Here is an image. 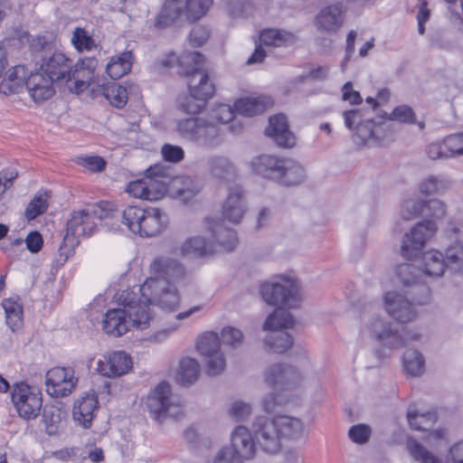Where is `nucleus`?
<instances>
[{
  "label": "nucleus",
  "mask_w": 463,
  "mask_h": 463,
  "mask_svg": "<svg viewBox=\"0 0 463 463\" xmlns=\"http://www.w3.org/2000/svg\"><path fill=\"white\" fill-rule=\"evenodd\" d=\"M255 439L268 453H276L280 449L281 439H298L304 431L303 421L297 417L278 415L274 419L258 417L253 422Z\"/></svg>",
  "instance_id": "nucleus-1"
},
{
  "label": "nucleus",
  "mask_w": 463,
  "mask_h": 463,
  "mask_svg": "<svg viewBox=\"0 0 463 463\" xmlns=\"http://www.w3.org/2000/svg\"><path fill=\"white\" fill-rule=\"evenodd\" d=\"M180 62L182 75L188 78L190 94L200 99H211L215 92V86L203 69V55L194 51L184 54Z\"/></svg>",
  "instance_id": "nucleus-2"
},
{
  "label": "nucleus",
  "mask_w": 463,
  "mask_h": 463,
  "mask_svg": "<svg viewBox=\"0 0 463 463\" xmlns=\"http://www.w3.org/2000/svg\"><path fill=\"white\" fill-rule=\"evenodd\" d=\"M96 229L97 224L88 209L74 212L67 222L66 232L58 250L57 262L63 265L79 245L80 237L90 236Z\"/></svg>",
  "instance_id": "nucleus-3"
},
{
  "label": "nucleus",
  "mask_w": 463,
  "mask_h": 463,
  "mask_svg": "<svg viewBox=\"0 0 463 463\" xmlns=\"http://www.w3.org/2000/svg\"><path fill=\"white\" fill-rule=\"evenodd\" d=\"M176 131L183 137L207 148L217 147L223 142L221 128L208 118H189L178 120Z\"/></svg>",
  "instance_id": "nucleus-4"
},
{
  "label": "nucleus",
  "mask_w": 463,
  "mask_h": 463,
  "mask_svg": "<svg viewBox=\"0 0 463 463\" xmlns=\"http://www.w3.org/2000/svg\"><path fill=\"white\" fill-rule=\"evenodd\" d=\"M293 317L283 308H277L263 324V330L268 332L264 339L267 348L272 353L283 354L293 345L292 336L284 329L294 326Z\"/></svg>",
  "instance_id": "nucleus-5"
},
{
  "label": "nucleus",
  "mask_w": 463,
  "mask_h": 463,
  "mask_svg": "<svg viewBox=\"0 0 463 463\" xmlns=\"http://www.w3.org/2000/svg\"><path fill=\"white\" fill-rule=\"evenodd\" d=\"M260 295L264 302L269 306L296 308L301 301L298 281L288 278H282L280 281L262 283Z\"/></svg>",
  "instance_id": "nucleus-6"
},
{
  "label": "nucleus",
  "mask_w": 463,
  "mask_h": 463,
  "mask_svg": "<svg viewBox=\"0 0 463 463\" xmlns=\"http://www.w3.org/2000/svg\"><path fill=\"white\" fill-rule=\"evenodd\" d=\"M138 292L152 306L165 312H175L181 305V295L173 286L164 280L146 279L139 286Z\"/></svg>",
  "instance_id": "nucleus-7"
},
{
  "label": "nucleus",
  "mask_w": 463,
  "mask_h": 463,
  "mask_svg": "<svg viewBox=\"0 0 463 463\" xmlns=\"http://www.w3.org/2000/svg\"><path fill=\"white\" fill-rule=\"evenodd\" d=\"M118 303L126 309L129 324L137 330H145L154 321L155 315L152 312L149 302L133 289H125L118 294Z\"/></svg>",
  "instance_id": "nucleus-8"
},
{
  "label": "nucleus",
  "mask_w": 463,
  "mask_h": 463,
  "mask_svg": "<svg viewBox=\"0 0 463 463\" xmlns=\"http://www.w3.org/2000/svg\"><path fill=\"white\" fill-rule=\"evenodd\" d=\"M196 347L198 352L206 358V371L209 375L216 376L224 371L226 362L216 333L203 334L197 341Z\"/></svg>",
  "instance_id": "nucleus-9"
},
{
  "label": "nucleus",
  "mask_w": 463,
  "mask_h": 463,
  "mask_svg": "<svg viewBox=\"0 0 463 463\" xmlns=\"http://www.w3.org/2000/svg\"><path fill=\"white\" fill-rule=\"evenodd\" d=\"M12 402L20 417L35 419L42 409V393L25 383H17L12 392Z\"/></svg>",
  "instance_id": "nucleus-10"
},
{
  "label": "nucleus",
  "mask_w": 463,
  "mask_h": 463,
  "mask_svg": "<svg viewBox=\"0 0 463 463\" xmlns=\"http://www.w3.org/2000/svg\"><path fill=\"white\" fill-rule=\"evenodd\" d=\"M437 231L433 221H426L416 224L410 232L406 233L402 243V255L411 260L416 258L422 250L425 243L432 238Z\"/></svg>",
  "instance_id": "nucleus-11"
},
{
  "label": "nucleus",
  "mask_w": 463,
  "mask_h": 463,
  "mask_svg": "<svg viewBox=\"0 0 463 463\" xmlns=\"http://www.w3.org/2000/svg\"><path fill=\"white\" fill-rule=\"evenodd\" d=\"M78 383V378L71 367L56 366L45 374L46 392L56 398L70 395Z\"/></svg>",
  "instance_id": "nucleus-12"
},
{
  "label": "nucleus",
  "mask_w": 463,
  "mask_h": 463,
  "mask_svg": "<svg viewBox=\"0 0 463 463\" xmlns=\"http://www.w3.org/2000/svg\"><path fill=\"white\" fill-rule=\"evenodd\" d=\"M263 377L269 386L282 390L298 386L304 380L301 373L286 364H270L265 369Z\"/></svg>",
  "instance_id": "nucleus-13"
},
{
  "label": "nucleus",
  "mask_w": 463,
  "mask_h": 463,
  "mask_svg": "<svg viewBox=\"0 0 463 463\" xmlns=\"http://www.w3.org/2000/svg\"><path fill=\"white\" fill-rule=\"evenodd\" d=\"M149 269L150 277L146 279L164 280L168 285L178 283L186 276L185 267L177 259L168 256L155 259Z\"/></svg>",
  "instance_id": "nucleus-14"
},
{
  "label": "nucleus",
  "mask_w": 463,
  "mask_h": 463,
  "mask_svg": "<svg viewBox=\"0 0 463 463\" xmlns=\"http://www.w3.org/2000/svg\"><path fill=\"white\" fill-rule=\"evenodd\" d=\"M146 405L151 413L157 419L164 416L176 417L179 407L172 401V391L169 383H160L148 395Z\"/></svg>",
  "instance_id": "nucleus-15"
},
{
  "label": "nucleus",
  "mask_w": 463,
  "mask_h": 463,
  "mask_svg": "<svg viewBox=\"0 0 463 463\" xmlns=\"http://www.w3.org/2000/svg\"><path fill=\"white\" fill-rule=\"evenodd\" d=\"M71 69L72 60L61 52L45 53L40 61V71L57 84L69 82Z\"/></svg>",
  "instance_id": "nucleus-16"
},
{
  "label": "nucleus",
  "mask_w": 463,
  "mask_h": 463,
  "mask_svg": "<svg viewBox=\"0 0 463 463\" xmlns=\"http://www.w3.org/2000/svg\"><path fill=\"white\" fill-rule=\"evenodd\" d=\"M446 232L451 241L445 251L447 268L454 273L463 274V223L449 222Z\"/></svg>",
  "instance_id": "nucleus-17"
},
{
  "label": "nucleus",
  "mask_w": 463,
  "mask_h": 463,
  "mask_svg": "<svg viewBox=\"0 0 463 463\" xmlns=\"http://www.w3.org/2000/svg\"><path fill=\"white\" fill-rule=\"evenodd\" d=\"M132 358L124 351L106 353L97 363V371L105 377L116 378L128 373L132 368Z\"/></svg>",
  "instance_id": "nucleus-18"
},
{
  "label": "nucleus",
  "mask_w": 463,
  "mask_h": 463,
  "mask_svg": "<svg viewBox=\"0 0 463 463\" xmlns=\"http://www.w3.org/2000/svg\"><path fill=\"white\" fill-rule=\"evenodd\" d=\"M384 307L388 314L400 323L413 321L418 315L414 304L396 291L385 294Z\"/></svg>",
  "instance_id": "nucleus-19"
},
{
  "label": "nucleus",
  "mask_w": 463,
  "mask_h": 463,
  "mask_svg": "<svg viewBox=\"0 0 463 463\" xmlns=\"http://www.w3.org/2000/svg\"><path fill=\"white\" fill-rule=\"evenodd\" d=\"M204 228L209 234L210 241L218 248L225 250H232L238 244V238L233 230L228 229L222 220L215 218H206L204 221Z\"/></svg>",
  "instance_id": "nucleus-20"
},
{
  "label": "nucleus",
  "mask_w": 463,
  "mask_h": 463,
  "mask_svg": "<svg viewBox=\"0 0 463 463\" xmlns=\"http://www.w3.org/2000/svg\"><path fill=\"white\" fill-rule=\"evenodd\" d=\"M185 0H165L160 12L154 19V27L163 30L170 27L182 17L187 20Z\"/></svg>",
  "instance_id": "nucleus-21"
},
{
  "label": "nucleus",
  "mask_w": 463,
  "mask_h": 463,
  "mask_svg": "<svg viewBox=\"0 0 463 463\" xmlns=\"http://www.w3.org/2000/svg\"><path fill=\"white\" fill-rule=\"evenodd\" d=\"M372 337L391 349L398 348L402 343L397 329L379 317H373L366 326Z\"/></svg>",
  "instance_id": "nucleus-22"
},
{
  "label": "nucleus",
  "mask_w": 463,
  "mask_h": 463,
  "mask_svg": "<svg viewBox=\"0 0 463 463\" xmlns=\"http://www.w3.org/2000/svg\"><path fill=\"white\" fill-rule=\"evenodd\" d=\"M96 61L94 59H87L79 61L75 64L72 63V69L70 72V80L72 85L69 86L71 92H83L90 86L94 77V69Z\"/></svg>",
  "instance_id": "nucleus-23"
},
{
  "label": "nucleus",
  "mask_w": 463,
  "mask_h": 463,
  "mask_svg": "<svg viewBox=\"0 0 463 463\" xmlns=\"http://www.w3.org/2000/svg\"><path fill=\"white\" fill-rule=\"evenodd\" d=\"M98 405V397L93 391L83 392L74 402L73 420L84 428H90Z\"/></svg>",
  "instance_id": "nucleus-24"
},
{
  "label": "nucleus",
  "mask_w": 463,
  "mask_h": 463,
  "mask_svg": "<svg viewBox=\"0 0 463 463\" xmlns=\"http://www.w3.org/2000/svg\"><path fill=\"white\" fill-rule=\"evenodd\" d=\"M54 82L40 70L31 73L24 85L35 102H42L50 99L55 92Z\"/></svg>",
  "instance_id": "nucleus-25"
},
{
  "label": "nucleus",
  "mask_w": 463,
  "mask_h": 463,
  "mask_svg": "<svg viewBox=\"0 0 463 463\" xmlns=\"http://www.w3.org/2000/svg\"><path fill=\"white\" fill-rule=\"evenodd\" d=\"M179 251L185 258H205L216 253V245L204 236L195 235L186 239L181 244Z\"/></svg>",
  "instance_id": "nucleus-26"
},
{
  "label": "nucleus",
  "mask_w": 463,
  "mask_h": 463,
  "mask_svg": "<svg viewBox=\"0 0 463 463\" xmlns=\"http://www.w3.org/2000/svg\"><path fill=\"white\" fill-rule=\"evenodd\" d=\"M266 134L280 147H293L296 144L295 136L288 129L287 118L282 114L269 118Z\"/></svg>",
  "instance_id": "nucleus-27"
},
{
  "label": "nucleus",
  "mask_w": 463,
  "mask_h": 463,
  "mask_svg": "<svg viewBox=\"0 0 463 463\" xmlns=\"http://www.w3.org/2000/svg\"><path fill=\"white\" fill-rule=\"evenodd\" d=\"M228 448L241 460L250 459L256 451L255 441L249 430L243 426H238L232 432L231 447Z\"/></svg>",
  "instance_id": "nucleus-28"
},
{
  "label": "nucleus",
  "mask_w": 463,
  "mask_h": 463,
  "mask_svg": "<svg viewBox=\"0 0 463 463\" xmlns=\"http://www.w3.org/2000/svg\"><path fill=\"white\" fill-rule=\"evenodd\" d=\"M246 212L243 193L239 186L230 189L222 206V216L232 223H239Z\"/></svg>",
  "instance_id": "nucleus-29"
},
{
  "label": "nucleus",
  "mask_w": 463,
  "mask_h": 463,
  "mask_svg": "<svg viewBox=\"0 0 463 463\" xmlns=\"http://www.w3.org/2000/svg\"><path fill=\"white\" fill-rule=\"evenodd\" d=\"M146 196L147 201H157L167 192L165 171L160 165L150 166L145 175Z\"/></svg>",
  "instance_id": "nucleus-30"
},
{
  "label": "nucleus",
  "mask_w": 463,
  "mask_h": 463,
  "mask_svg": "<svg viewBox=\"0 0 463 463\" xmlns=\"http://www.w3.org/2000/svg\"><path fill=\"white\" fill-rule=\"evenodd\" d=\"M102 323L105 333L114 337L123 335L131 326L124 307L108 310Z\"/></svg>",
  "instance_id": "nucleus-31"
},
{
  "label": "nucleus",
  "mask_w": 463,
  "mask_h": 463,
  "mask_svg": "<svg viewBox=\"0 0 463 463\" xmlns=\"http://www.w3.org/2000/svg\"><path fill=\"white\" fill-rule=\"evenodd\" d=\"M208 171L213 178L221 183L234 182L237 178L235 165L225 156H211L208 159Z\"/></svg>",
  "instance_id": "nucleus-32"
},
{
  "label": "nucleus",
  "mask_w": 463,
  "mask_h": 463,
  "mask_svg": "<svg viewBox=\"0 0 463 463\" xmlns=\"http://www.w3.org/2000/svg\"><path fill=\"white\" fill-rule=\"evenodd\" d=\"M200 190V184L190 176H176L173 178L168 188L173 197L184 203H188L194 199Z\"/></svg>",
  "instance_id": "nucleus-33"
},
{
  "label": "nucleus",
  "mask_w": 463,
  "mask_h": 463,
  "mask_svg": "<svg viewBox=\"0 0 463 463\" xmlns=\"http://www.w3.org/2000/svg\"><path fill=\"white\" fill-rule=\"evenodd\" d=\"M344 23V12L340 5H332L323 8L316 18L320 31L335 33Z\"/></svg>",
  "instance_id": "nucleus-34"
},
{
  "label": "nucleus",
  "mask_w": 463,
  "mask_h": 463,
  "mask_svg": "<svg viewBox=\"0 0 463 463\" xmlns=\"http://www.w3.org/2000/svg\"><path fill=\"white\" fill-rule=\"evenodd\" d=\"M167 223L165 214L158 208L148 207L144 222L138 235L141 237H154L159 235Z\"/></svg>",
  "instance_id": "nucleus-35"
},
{
  "label": "nucleus",
  "mask_w": 463,
  "mask_h": 463,
  "mask_svg": "<svg viewBox=\"0 0 463 463\" xmlns=\"http://www.w3.org/2000/svg\"><path fill=\"white\" fill-rule=\"evenodd\" d=\"M282 160L272 156L263 155L255 157L251 162V166L256 174L277 182V179L281 177Z\"/></svg>",
  "instance_id": "nucleus-36"
},
{
  "label": "nucleus",
  "mask_w": 463,
  "mask_h": 463,
  "mask_svg": "<svg viewBox=\"0 0 463 463\" xmlns=\"http://www.w3.org/2000/svg\"><path fill=\"white\" fill-rule=\"evenodd\" d=\"M420 269L424 278L441 277L448 269L445 255L435 250L424 252L421 258Z\"/></svg>",
  "instance_id": "nucleus-37"
},
{
  "label": "nucleus",
  "mask_w": 463,
  "mask_h": 463,
  "mask_svg": "<svg viewBox=\"0 0 463 463\" xmlns=\"http://www.w3.org/2000/svg\"><path fill=\"white\" fill-rule=\"evenodd\" d=\"M273 105L271 98L267 96L241 98L235 102L237 113L252 117L264 112L268 108Z\"/></svg>",
  "instance_id": "nucleus-38"
},
{
  "label": "nucleus",
  "mask_w": 463,
  "mask_h": 463,
  "mask_svg": "<svg viewBox=\"0 0 463 463\" xmlns=\"http://www.w3.org/2000/svg\"><path fill=\"white\" fill-rule=\"evenodd\" d=\"M133 63L131 52H124L119 55L113 56L106 66L108 75L114 80L119 79L128 73Z\"/></svg>",
  "instance_id": "nucleus-39"
},
{
  "label": "nucleus",
  "mask_w": 463,
  "mask_h": 463,
  "mask_svg": "<svg viewBox=\"0 0 463 463\" xmlns=\"http://www.w3.org/2000/svg\"><path fill=\"white\" fill-rule=\"evenodd\" d=\"M281 167V177L277 182L285 185H297L305 179V170L297 162L291 159H283Z\"/></svg>",
  "instance_id": "nucleus-40"
},
{
  "label": "nucleus",
  "mask_w": 463,
  "mask_h": 463,
  "mask_svg": "<svg viewBox=\"0 0 463 463\" xmlns=\"http://www.w3.org/2000/svg\"><path fill=\"white\" fill-rule=\"evenodd\" d=\"M26 71L24 66L17 65L9 70L0 84V91L4 94L18 92L26 80Z\"/></svg>",
  "instance_id": "nucleus-41"
},
{
  "label": "nucleus",
  "mask_w": 463,
  "mask_h": 463,
  "mask_svg": "<svg viewBox=\"0 0 463 463\" xmlns=\"http://www.w3.org/2000/svg\"><path fill=\"white\" fill-rule=\"evenodd\" d=\"M294 42L295 35L283 30L265 29L260 34V43L265 46L282 47Z\"/></svg>",
  "instance_id": "nucleus-42"
},
{
  "label": "nucleus",
  "mask_w": 463,
  "mask_h": 463,
  "mask_svg": "<svg viewBox=\"0 0 463 463\" xmlns=\"http://www.w3.org/2000/svg\"><path fill=\"white\" fill-rule=\"evenodd\" d=\"M396 275L405 287H413L424 284L421 269L411 263H402L397 266Z\"/></svg>",
  "instance_id": "nucleus-43"
},
{
  "label": "nucleus",
  "mask_w": 463,
  "mask_h": 463,
  "mask_svg": "<svg viewBox=\"0 0 463 463\" xmlns=\"http://www.w3.org/2000/svg\"><path fill=\"white\" fill-rule=\"evenodd\" d=\"M403 368L407 374L413 377L420 376L425 371V360L417 350L409 349L403 354Z\"/></svg>",
  "instance_id": "nucleus-44"
},
{
  "label": "nucleus",
  "mask_w": 463,
  "mask_h": 463,
  "mask_svg": "<svg viewBox=\"0 0 463 463\" xmlns=\"http://www.w3.org/2000/svg\"><path fill=\"white\" fill-rule=\"evenodd\" d=\"M101 92L104 98L114 107L123 108L128 101V94L125 87L116 83L103 85Z\"/></svg>",
  "instance_id": "nucleus-45"
},
{
  "label": "nucleus",
  "mask_w": 463,
  "mask_h": 463,
  "mask_svg": "<svg viewBox=\"0 0 463 463\" xmlns=\"http://www.w3.org/2000/svg\"><path fill=\"white\" fill-rule=\"evenodd\" d=\"M200 374V364L191 357H184L180 361L177 373L178 381L183 383H194Z\"/></svg>",
  "instance_id": "nucleus-46"
},
{
  "label": "nucleus",
  "mask_w": 463,
  "mask_h": 463,
  "mask_svg": "<svg viewBox=\"0 0 463 463\" xmlns=\"http://www.w3.org/2000/svg\"><path fill=\"white\" fill-rule=\"evenodd\" d=\"M3 307L5 312L6 324L12 331L20 328L23 324V308L21 304L12 298L3 301Z\"/></svg>",
  "instance_id": "nucleus-47"
},
{
  "label": "nucleus",
  "mask_w": 463,
  "mask_h": 463,
  "mask_svg": "<svg viewBox=\"0 0 463 463\" xmlns=\"http://www.w3.org/2000/svg\"><path fill=\"white\" fill-rule=\"evenodd\" d=\"M410 426L416 430L428 431L437 420V414L432 411L426 413H418L416 411L409 409L407 412Z\"/></svg>",
  "instance_id": "nucleus-48"
},
{
  "label": "nucleus",
  "mask_w": 463,
  "mask_h": 463,
  "mask_svg": "<svg viewBox=\"0 0 463 463\" xmlns=\"http://www.w3.org/2000/svg\"><path fill=\"white\" fill-rule=\"evenodd\" d=\"M65 416L64 411L54 405L44 406L43 411V421L46 427V431L52 435L56 433L59 426L61 424Z\"/></svg>",
  "instance_id": "nucleus-49"
},
{
  "label": "nucleus",
  "mask_w": 463,
  "mask_h": 463,
  "mask_svg": "<svg viewBox=\"0 0 463 463\" xmlns=\"http://www.w3.org/2000/svg\"><path fill=\"white\" fill-rule=\"evenodd\" d=\"M202 310V306H194L186 311L180 312L175 316V322L171 323L167 327L158 331L153 337L155 341L161 342L166 339L171 334L175 333L181 327V320L190 317L192 315Z\"/></svg>",
  "instance_id": "nucleus-50"
},
{
  "label": "nucleus",
  "mask_w": 463,
  "mask_h": 463,
  "mask_svg": "<svg viewBox=\"0 0 463 463\" xmlns=\"http://www.w3.org/2000/svg\"><path fill=\"white\" fill-rule=\"evenodd\" d=\"M451 182L444 176L430 175L420 184V192L424 194H433L448 190Z\"/></svg>",
  "instance_id": "nucleus-51"
},
{
  "label": "nucleus",
  "mask_w": 463,
  "mask_h": 463,
  "mask_svg": "<svg viewBox=\"0 0 463 463\" xmlns=\"http://www.w3.org/2000/svg\"><path fill=\"white\" fill-rule=\"evenodd\" d=\"M48 198L47 192H38L27 205L24 212L25 217L32 221L43 214L48 208Z\"/></svg>",
  "instance_id": "nucleus-52"
},
{
  "label": "nucleus",
  "mask_w": 463,
  "mask_h": 463,
  "mask_svg": "<svg viewBox=\"0 0 463 463\" xmlns=\"http://www.w3.org/2000/svg\"><path fill=\"white\" fill-rule=\"evenodd\" d=\"M139 216H145V212L144 208L137 205H129L121 213L123 223L128 226L129 231L136 234H137L141 229L140 223L137 225Z\"/></svg>",
  "instance_id": "nucleus-53"
},
{
  "label": "nucleus",
  "mask_w": 463,
  "mask_h": 463,
  "mask_svg": "<svg viewBox=\"0 0 463 463\" xmlns=\"http://www.w3.org/2000/svg\"><path fill=\"white\" fill-rule=\"evenodd\" d=\"M187 20L195 22L204 16L213 5V0H185Z\"/></svg>",
  "instance_id": "nucleus-54"
},
{
  "label": "nucleus",
  "mask_w": 463,
  "mask_h": 463,
  "mask_svg": "<svg viewBox=\"0 0 463 463\" xmlns=\"http://www.w3.org/2000/svg\"><path fill=\"white\" fill-rule=\"evenodd\" d=\"M408 449L411 456L421 463H442L439 458L415 439L408 440Z\"/></svg>",
  "instance_id": "nucleus-55"
},
{
  "label": "nucleus",
  "mask_w": 463,
  "mask_h": 463,
  "mask_svg": "<svg viewBox=\"0 0 463 463\" xmlns=\"http://www.w3.org/2000/svg\"><path fill=\"white\" fill-rule=\"evenodd\" d=\"M236 113V109H233L230 105L220 104L213 109L208 118L215 124H227L235 118Z\"/></svg>",
  "instance_id": "nucleus-56"
},
{
  "label": "nucleus",
  "mask_w": 463,
  "mask_h": 463,
  "mask_svg": "<svg viewBox=\"0 0 463 463\" xmlns=\"http://www.w3.org/2000/svg\"><path fill=\"white\" fill-rule=\"evenodd\" d=\"M88 210L93 219L99 220L113 218L117 213L115 203L108 201H101L93 204Z\"/></svg>",
  "instance_id": "nucleus-57"
},
{
  "label": "nucleus",
  "mask_w": 463,
  "mask_h": 463,
  "mask_svg": "<svg viewBox=\"0 0 463 463\" xmlns=\"http://www.w3.org/2000/svg\"><path fill=\"white\" fill-rule=\"evenodd\" d=\"M71 41L74 47L80 52L84 50L90 51L95 46L92 37L90 36L88 33L80 27H78L74 30Z\"/></svg>",
  "instance_id": "nucleus-58"
},
{
  "label": "nucleus",
  "mask_w": 463,
  "mask_h": 463,
  "mask_svg": "<svg viewBox=\"0 0 463 463\" xmlns=\"http://www.w3.org/2000/svg\"><path fill=\"white\" fill-rule=\"evenodd\" d=\"M222 341L224 345L237 348L243 343L244 336L242 332L232 326H225L221 333Z\"/></svg>",
  "instance_id": "nucleus-59"
},
{
  "label": "nucleus",
  "mask_w": 463,
  "mask_h": 463,
  "mask_svg": "<svg viewBox=\"0 0 463 463\" xmlns=\"http://www.w3.org/2000/svg\"><path fill=\"white\" fill-rule=\"evenodd\" d=\"M424 201L410 199L403 203L401 215L404 220H411L419 214L423 215Z\"/></svg>",
  "instance_id": "nucleus-60"
},
{
  "label": "nucleus",
  "mask_w": 463,
  "mask_h": 463,
  "mask_svg": "<svg viewBox=\"0 0 463 463\" xmlns=\"http://www.w3.org/2000/svg\"><path fill=\"white\" fill-rule=\"evenodd\" d=\"M343 118L345 127L350 130L355 129L368 118L366 113L361 109L345 110L343 112Z\"/></svg>",
  "instance_id": "nucleus-61"
},
{
  "label": "nucleus",
  "mask_w": 463,
  "mask_h": 463,
  "mask_svg": "<svg viewBox=\"0 0 463 463\" xmlns=\"http://www.w3.org/2000/svg\"><path fill=\"white\" fill-rule=\"evenodd\" d=\"M446 213L445 204L437 199L424 201L423 216L433 219L442 218Z\"/></svg>",
  "instance_id": "nucleus-62"
},
{
  "label": "nucleus",
  "mask_w": 463,
  "mask_h": 463,
  "mask_svg": "<svg viewBox=\"0 0 463 463\" xmlns=\"http://www.w3.org/2000/svg\"><path fill=\"white\" fill-rule=\"evenodd\" d=\"M388 118L402 123H414L415 114L411 107L401 105L392 110Z\"/></svg>",
  "instance_id": "nucleus-63"
},
{
  "label": "nucleus",
  "mask_w": 463,
  "mask_h": 463,
  "mask_svg": "<svg viewBox=\"0 0 463 463\" xmlns=\"http://www.w3.org/2000/svg\"><path fill=\"white\" fill-rule=\"evenodd\" d=\"M349 438L357 444L366 443L371 436V429L364 424H357L350 428Z\"/></svg>",
  "instance_id": "nucleus-64"
}]
</instances>
